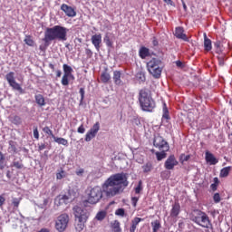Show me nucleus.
Returning a JSON list of instances; mask_svg holds the SVG:
<instances>
[{
	"mask_svg": "<svg viewBox=\"0 0 232 232\" xmlns=\"http://www.w3.org/2000/svg\"><path fill=\"white\" fill-rule=\"evenodd\" d=\"M73 213L75 217V229L76 231H82L84 229V224H86V221L88 220V217H90V213H88V210L86 208H82L79 206H75L73 208Z\"/></svg>",
	"mask_w": 232,
	"mask_h": 232,
	"instance_id": "4",
	"label": "nucleus"
},
{
	"mask_svg": "<svg viewBox=\"0 0 232 232\" xmlns=\"http://www.w3.org/2000/svg\"><path fill=\"white\" fill-rule=\"evenodd\" d=\"M219 182L218 178H214V184L218 186Z\"/></svg>",
	"mask_w": 232,
	"mask_h": 232,
	"instance_id": "63",
	"label": "nucleus"
},
{
	"mask_svg": "<svg viewBox=\"0 0 232 232\" xmlns=\"http://www.w3.org/2000/svg\"><path fill=\"white\" fill-rule=\"evenodd\" d=\"M83 174H84V169H80L76 170V175L78 177H82Z\"/></svg>",
	"mask_w": 232,
	"mask_h": 232,
	"instance_id": "52",
	"label": "nucleus"
},
{
	"mask_svg": "<svg viewBox=\"0 0 232 232\" xmlns=\"http://www.w3.org/2000/svg\"><path fill=\"white\" fill-rule=\"evenodd\" d=\"M43 131L44 133H46V135H50V137H52V139H53V137H55V135L53 134V131L52 130H50V127H48V126L44 127Z\"/></svg>",
	"mask_w": 232,
	"mask_h": 232,
	"instance_id": "39",
	"label": "nucleus"
},
{
	"mask_svg": "<svg viewBox=\"0 0 232 232\" xmlns=\"http://www.w3.org/2000/svg\"><path fill=\"white\" fill-rule=\"evenodd\" d=\"M140 196H134L130 198V202L133 208H137V202H139Z\"/></svg>",
	"mask_w": 232,
	"mask_h": 232,
	"instance_id": "41",
	"label": "nucleus"
},
{
	"mask_svg": "<svg viewBox=\"0 0 232 232\" xmlns=\"http://www.w3.org/2000/svg\"><path fill=\"white\" fill-rule=\"evenodd\" d=\"M91 41L94 46V48L99 52L101 50V44H102V34H93L91 37Z\"/></svg>",
	"mask_w": 232,
	"mask_h": 232,
	"instance_id": "12",
	"label": "nucleus"
},
{
	"mask_svg": "<svg viewBox=\"0 0 232 232\" xmlns=\"http://www.w3.org/2000/svg\"><path fill=\"white\" fill-rule=\"evenodd\" d=\"M153 146L160 150H164V151H169V143L162 136L154 137Z\"/></svg>",
	"mask_w": 232,
	"mask_h": 232,
	"instance_id": "9",
	"label": "nucleus"
},
{
	"mask_svg": "<svg viewBox=\"0 0 232 232\" xmlns=\"http://www.w3.org/2000/svg\"><path fill=\"white\" fill-rule=\"evenodd\" d=\"M5 160V154L0 151V169H5V163H3Z\"/></svg>",
	"mask_w": 232,
	"mask_h": 232,
	"instance_id": "45",
	"label": "nucleus"
},
{
	"mask_svg": "<svg viewBox=\"0 0 232 232\" xmlns=\"http://www.w3.org/2000/svg\"><path fill=\"white\" fill-rule=\"evenodd\" d=\"M150 49L147 47H140L139 51V56L140 59H146V57H150Z\"/></svg>",
	"mask_w": 232,
	"mask_h": 232,
	"instance_id": "20",
	"label": "nucleus"
},
{
	"mask_svg": "<svg viewBox=\"0 0 232 232\" xmlns=\"http://www.w3.org/2000/svg\"><path fill=\"white\" fill-rule=\"evenodd\" d=\"M15 73L14 72H10L5 75V79L11 88L13 90H15L16 92H19V93H24V91L23 90V87H21V84H19L15 81Z\"/></svg>",
	"mask_w": 232,
	"mask_h": 232,
	"instance_id": "8",
	"label": "nucleus"
},
{
	"mask_svg": "<svg viewBox=\"0 0 232 232\" xmlns=\"http://www.w3.org/2000/svg\"><path fill=\"white\" fill-rule=\"evenodd\" d=\"M147 68L150 75L155 79H160L162 74V61L159 58H152L147 63Z\"/></svg>",
	"mask_w": 232,
	"mask_h": 232,
	"instance_id": "6",
	"label": "nucleus"
},
{
	"mask_svg": "<svg viewBox=\"0 0 232 232\" xmlns=\"http://www.w3.org/2000/svg\"><path fill=\"white\" fill-rule=\"evenodd\" d=\"M70 222V216L66 213L60 215L55 222V228L59 232L66 231Z\"/></svg>",
	"mask_w": 232,
	"mask_h": 232,
	"instance_id": "7",
	"label": "nucleus"
},
{
	"mask_svg": "<svg viewBox=\"0 0 232 232\" xmlns=\"http://www.w3.org/2000/svg\"><path fill=\"white\" fill-rule=\"evenodd\" d=\"M6 177L7 179H12V172L10 170L6 171Z\"/></svg>",
	"mask_w": 232,
	"mask_h": 232,
	"instance_id": "60",
	"label": "nucleus"
},
{
	"mask_svg": "<svg viewBox=\"0 0 232 232\" xmlns=\"http://www.w3.org/2000/svg\"><path fill=\"white\" fill-rule=\"evenodd\" d=\"M33 133L34 139H36V140H39V130L37 129V127H34Z\"/></svg>",
	"mask_w": 232,
	"mask_h": 232,
	"instance_id": "49",
	"label": "nucleus"
},
{
	"mask_svg": "<svg viewBox=\"0 0 232 232\" xmlns=\"http://www.w3.org/2000/svg\"><path fill=\"white\" fill-rule=\"evenodd\" d=\"M204 48L206 52H211L213 48L211 40L208 38V35L206 34H204Z\"/></svg>",
	"mask_w": 232,
	"mask_h": 232,
	"instance_id": "21",
	"label": "nucleus"
},
{
	"mask_svg": "<svg viewBox=\"0 0 232 232\" xmlns=\"http://www.w3.org/2000/svg\"><path fill=\"white\" fill-rule=\"evenodd\" d=\"M225 57H226V55H224V54H219L218 56V61L220 66H224V59H225Z\"/></svg>",
	"mask_w": 232,
	"mask_h": 232,
	"instance_id": "47",
	"label": "nucleus"
},
{
	"mask_svg": "<svg viewBox=\"0 0 232 232\" xmlns=\"http://www.w3.org/2000/svg\"><path fill=\"white\" fill-rule=\"evenodd\" d=\"M164 3H166L167 5H173V1L172 0H163Z\"/></svg>",
	"mask_w": 232,
	"mask_h": 232,
	"instance_id": "62",
	"label": "nucleus"
},
{
	"mask_svg": "<svg viewBox=\"0 0 232 232\" xmlns=\"http://www.w3.org/2000/svg\"><path fill=\"white\" fill-rule=\"evenodd\" d=\"M99 130H101V123L97 121L92 128L90 129V130L85 135V142H90L92 139H95L97 136V133H99Z\"/></svg>",
	"mask_w": 232,
	"mask_h": 232,
	"instance_id": "10",
	"label": "nucleus"
},
{
	"mask_svg": "<svg viewBox=\"0 0 232 232\" xmlns=\"http://www.w3.org/2000/svg\"><path fill=\"white\" fill-rule=\"evenodd\" d=\"M5 202H6V198H5L3 196H0V208H3Z\"/></svg>",
	"mask_w": 232,
	"mask_h": 232,
	"instance_id": "54",
	"label": "nucleus"
},
{
	"mask_svg": "<svg viewBox=\"0 0 232 232\" xmlns=\"http://www.w3.org/2000/svg\"><path fill=\"white\" fill-rule=\"evenodd\" d=\"M174 35L175 37H177V39H181V41H185L186 43L189 41V38H188V35L184 34V27H180V26L176 27Z\"/></svg>",
	"mask_w": 232,
	"mask_h": 232,
	"instance_id": "14",
	"label": "nucleus"
},
{
	"mask_svg": "<svg viewBox=\"0 0 232 232\" xmlns=\"http://www.w3.org/2000/svg\"><path fill=\"white\" fill-rule=\"evenodd\" d=\"M115 215L119 217H124V208H118L115 212Z\"/></svg>",
	"mask_w": 232,
	"mask_h": 232,
	"instance_id": "50",
	"label": "nucleus"
},
{
	"mask_svg": "<svg viewBox=\"0 0 232 232\" xmlns=\"http://www.w3.org/2000/svg\"><path fill=\"white\" fill-rule=\"evenodd\" d=\"M70 77H73V76H70L68 74L63 75L62 81H61V83L63 86H68V84H70Z\"/></svg>",
	"mask_w": 232,
	"mask_h": 232,
	"instance_id": "32",
	"label": "nucleus"
},
{
	"mask_svg": "<svg viewBox=\"0 0 232 232\" xmlns=\"http://www.w3.org/2000/svg\"><path fill=\"white\" fill-rule=\"evenodd\" d=\"M36 104H39L41 107L46 106V102L44 101V96L43 94H36L34 96Z\"/></svg>",
	"mask_w": 232,
	"mask_h": 232,
	"instance_id": "22",
	"label": "nucleus"
},
{
	"mask_svg": "<svg viewBox=\"0 0 232 232\" xmlns=\"http://www.w3.org/2000/svg\"><path fill=\"white\" fill-rule=\"evenodd\" d=\"M230 171H231V167L223 168L219 173L220 179H226V177H228Z\"/></svg>",
	"mask_w": 232,
	"mask_h": 232,
	"instance_id": "25",
	"label": "nucleus"
},
{
	"mask_svg": "<svg viewBox=\"0 0 232 232\" xmlns=\"http://www.w3.org/2000/svg\"><path fill=\"white\" fill-rule=\"evenodd\" d=\"M61 75H63V72H61V70H57L56 71V77H61Z\"/></svg>",
	"mask_w": 232,
	"mask_h": 232,
	"instance_id": "61",
	"label": "nucleus"
},
{
	"mask_svg": "<svg viewBox=\"0 0 232 232\" xmlns=\"http://www.w3.org/2000/svg\"><path fill=\"white\" fill-rule=\"evenodd\" d=\"M11 168H15L16 169H23L24 165L21 161L14 160L11 164Z\"/></svg>",
	"mask_w": 232,
	"mask_h": 232,
	"instance_id": "37",
	"label": "nucleus"
},
{
	"mask_svg": "<svg viewBox=\"0 0 232 232\" xmlns=\"http://www.w3.org/2000/svg\"><path fill=\"white\" fill-rule=\"evenodd\" d=\"M175 166H179V161L177 160V158H175V155L169 156L164 163V168L166 169L171 170L175 169Z\"/></svg>",
	"mask_w": 232,
	"mask_h": 232,
	"instance_id": "11",
	"label": "nucleus"
},
{
	"mask_svg": "<svg viewBox=\"0 0 232 232\" xmlns=\"http://www.w3.org/2000/svg\"><path fill=\"white\" fill-rule=\"evenodd\" d=\"M78 133H84V131H86V129H84V125H81L78 130H77Z\"/></svg>",
	"mask_w": 232,
	"mask_h": 232,
	"instance_id": "53",
	"label": "nucleus"
},
{
	"mask_svg": "<svg viewBox=\"0 0 232 232\" xmlns=\"http://www.w3.org/2000/svg\"><path fill=\"white\" fill-rule=\"evenodd\" d=\"M79 93L81 95V102H82L84 101V88H80Z\"/></svg>",
	"mask_w": 232,
	"mask_h": 232,
	"instance_id": "51",
	"label": "nucleus"
},
{
	"mask_svg": "<svg viewBox=\"0 0 232 232\" xmlns=\"http://www.w3.org/2000/svg\"><path fill=\"white\" fill-rule=\"evenodd\" d=\"M142 218H134L131 221V226L130 227V232H135V230L137 229V226H139V224H140V222H142Z\"/></svg>",
	"mask_w": 232,
	"mask_h": 232,
	"instance_id": "19",
	"label": "nucleus"
},
{
	"mask_svg": "<svg viewBox=\"0 0 232 232\" xmlns=\"http://www.w3.org/2000/svg\"><path fill=\"white\" fill-rule=\"evenodd\" d=\"M68 29L64 26L54 25L47 27L44 31L43 41L46 46L52 44V41H66L68 39Z\"/></svg>",
	"mask_w": 232,
	"mask_h": 232,
	"instance_id": "2",
	"label": "nucleus"
},
{
	"mask_svg": "<svg viewBox=\"0 0 232 232\" xmlns=\"http://www.w3.org/2000/svg\"><path fill=\"white\" fill-rule=\"evenodd\" d=\"M70 200V197L67 195H63L58 198V204L60 206H63V204H68V201Z\"/></svg>",
	"mask_w": 232,
	"mask_h": 232,
	"instance_id": "28",
	"label": "nucleus"
},
{
	"mask_svg": "<svg viewBox=\"0 0 232 232\" xmlns=\"http://www.w3.org/2000/svg\"><path fill=\"white\" fill-rule=\"evenodd\" d=\"M53 139L57 144H62V146H68V140L64 138H57L54 136Z\"/></svg>",
	"mask_w": 232,
	"mask_h": 232,
	"instance_id": "27",
	"label": "nucleus"
},
{
	"mask_svg": "<svg viewBox=\"0 0 232 232\" xmlns=\"http://www.w3.org/2000/svg\"><path fill=\"white\" fill-rule=\"evenodd\" d=\"M43 150H46V144L44 143L38 145V151H43Z\"/></svg>",
	"mask_w": 232,
	"mask_h": 232,
	"instance_id": "55",
	"label": "nucleus"
},
{
	"mask_svg": "<svg viewBox=\"0 0 232 232\" xmlns=\"http://www.w3.org/2000/svg\"><path fill=\"white\" fill-rule=\"evenodd\" d=\"M24 41L27 46H34L35 44V42L32 39L31 35H26Z\"/></svg>",
	"mask_w": 232,
	"mask_h": 232,
	"instance_id": "36",
	"label": "nucleus"
},
{
	"mask_svg": "<svg viewBox=\"0 0 232 232\" xmlns=\"http://www.w3.org/2000/svg\"><path fill=\"white\" fill-rule=\"evenodd\" d=\"M206 161L210 164V166H215V164H218V160L217 158H215V155L213 153L207 151L205 154Z\"/></svg>",
	"mask_w": 232,
	"mask_h": 232,
	"instance_id": "15",
	"label": "nucleus"
},
{
	"mask_svg": "<svg viewBox=\"0 0 232 232\" xmlns=\"http://www.w3.org/2000/svg\"><path fill=\"white\" fill-rule=\"evenodd\" d=\"M163 119H169V111H168V106H166V103H164L163 106V115H162Z\"/></svg>",
	"mask_w": 232,
	"mask_h": 232,
	"instance_id": "40",
	"label": "nucleus"
},
{
	"mask_svg": "<svg viewBox=\"0 0 232 232\" xmlns=\"http://www.w3.org/2000/svg\"><path fill=\"white\" fill-rule=\"evenodd\" d=\"M9 152L10 153H17V147H15V141L10 140L9 141Z\"/></svg>",
	"mask_w": 232,
	"mask_h": 232,
	"instance_id": "34",
	"label": "nucleus"
},
{
	"mask_svg": "<svg viewBox=\"0 0 232 232\" xmlns=\"http://www.w3.org/2000/svg\"><path fill=\"white\" fill-rule=\"evenodd\" d=\"M152 44L153 46H159V40L155 36L152 38Z\"/></svg>",
	"mask_w": 232,
	"mask_h": 232,
	"instance_id": "56",
	"label": "nucleus"
},
{
	"mask_svg": "<svg viewBox=\"0 0 232 232\" xmlns=\"http://www.w3.org/2000/svg\"><path fill=\"white\" fill-rule=\"evenodd\" d=\"M101 81L103 84H108L111 81V75L108 72V69H105L101 74Z\"/></svg>",
	"mask_w": 232,
	"mask_h": 232,
	"instance_id": "18",
	"label": "nucleus"
},
{
	"mask_svg": "<svg viewBox=\"0 0 232 232\" xmlns=\"http://www.w3.org/2000/svg\"><path fill=\"white\" fill-rule=\"evenodd\" d=\"M12 204H13L14 208H19V204H21V198H13Z\"/></svg>",
	"mask_w": 232,
	"mask_h": 232,
	"instance_id": "44",
	"label": "nucleus"
},
{
	"mask_svg": "<svg viewBox=\"0 0 232 232\" xmlns=\"http://www.w3.org/2000/svg\"><path fill=\"white\" fill-rule=\"evenodd\" d=\"M142 189H143V187H142V180H140V181L138 182L137 187L134 188V193H135V195H140V193H142Z\"/></svg>",
	"mask_w": 232,
	"mask_h": 232,
	"instance_id": "33",
	"label": "nucleus"
},
{
	"mask_svg": "<svg viewBox=\"0 0 232 232\" xmlns=\"http://www.w3.org/2000/svg\"><path fill=\"white\" fill-rule=\"evenodd\" d=\"M151 226H152V232H158L159 229L161 227L160 221L159 219L152 221Z\"/></svg>",
	"mask_w": 232,
	"mask_h": 232,
	"instance_id": "30",
	"label": "nucleus"
},
{
	"mask_svg": "<svg viewBox=\"0 0 232 232\" xmlns=\"http://www.w3.org/2000/svg\"><path fill=\"white\" fill-rule=\"evenodd\" d=\"M178 215H180V203L175 202L170 210V217L176 218Z\"/></svg>",
	"mask_w": 232,
	"mask_h": 232,
	"instance_id": "17",
	"label": "nucleus"
},
{
	"mask_svg": "<svg viewBox=\"0 0 232 232\" xmlns=\"http://www.w3.org/2000/svg\"><path fill=\"white\" fill-rule=\"evenodd\" d=\"M63 75H70L73 77V75L72 74V72H73V69L72 68V66L64 63L63 65Z\"/></svg>",
	"mask_w": 232,
	"mask_h": 232,
	"instance_id": "26",
	"label": "nucleus"
},
{
	"mask_svg": "<svg viewBox=\"0 0 232 232\" xmlns=\"http://www.w3.org/2000/svg\"><path fill=\"white\" fill-rule=\"evenodd\" d=\"M176 64H177V66H179V68H180L182 66V62L178 61V62H176Z\"/></svg>",
	"mask_w": 232,
	"mask_h": 232,
	"instance_id": "64",
	"label": "nucleus"
},
{
	"mask_svg": "<svg viewBox=\"0 0 232 232\" xmlns=\"http://www.w3.org/2000/svg\"><path fill=\"white\" fill-rule=\"evenodd\" d=\"M191 220L192 222H195V224H198V226H200L201 227H205L207 229H208V227L211 226V220H209V216H208L206 212H203L199 209L194 210Z\"/></svg>",
	"mask_w": 232,
	"mask_h": 232,
	"instance_id": "5",
	"label": "nucleus"
},
{
	"mask_svg": "<svg viewBox=\"0 0 232 232\" xmlns=\"http://www.w3.org/2000/svg\"><path fill=\"white\" fill-rule=\"evenodd\" d=\"M138 100L140 106L143 111H148L149 113L153 112V110L157 108V103L153 97L151 96V91L149 89H141L139 92Z\"/></svg>",
	"mask_w": 232,
	"mask_h": 232,
	"instance_id": "3",
	"label": "nucleus"
},
{
	"mask_svg": "<svg viewBox=\"0 0 232 232\" xmlns=\"http://www.w3.org/2000/svg\"><path fill=\"white\" fill-rule=\"evenodd\" d=\"M189 159H191V156L186 155V154H181L180 157H179V160L182 163L188 162V160H189Z\"/></svg>",
	"mask_w": 232,
	"mask_h": 232,
	"instance_id": "43",
	"label": "nucleus"
},
{
	"mask_svg": "<svg viewBox=\"0 0 232 232\" xmlns=\"http://www.w3.org/2000/svg\"><path fill=\"white\" fill-rule=\"evenodd\" d=\"M128 177L124 172L111 175L101 187H94L86 190L87 204H99L102 200L103 193L106 197L111 198L119 195L124 188H128Z\"/></svg>",
	"mask_w": 232,
	"mask_h": 232,
	"instance_id": "1",
	"label": "nucleus"
},
{
	"mask_svg": "<svg viewBox=\"0 0 232 232\" xmlns=\"http://www.w3.org/2000/svg\"><path fill=\"white\" fill-rule=\"evenodd\" d=\"M122 75V72L121 71H114L113 72V82L116 84V86H122V80H121V77Z\"/></svg>",
	"mask_w": 232,
	"mask_h": 232,
	"instance_id": "16",
	"label": "nucleus"
},
{
	"mask_svg": "<svg viewBox=\"0 0 232 232\" xmlns=\"http://www.w3.org/2000/svg\"><path fill=\"white\" fill-rule=\"evenodd\" d=\"M216 53H218V55H223V54H222V48H221V47L217 48V49H216Z\"/></svg>",
	"mask_w": 232,
	"mask_h": 232,
	"instance_id": "58",
	"label": "nucleus"
},
{
	"mask_svg": "<svg viewBox=\"0 0 232 232\" xmlns=\"http://www.w3.org/2000/svg\"><path fill=\"white\" fill-rule=\"evenodd\" d=\"M136 79L139 81V82H146V73H144V72H137Z\"/></svg>",
	"mask_w": 232,
	"mask_h": 232,
	"instance_id": "31",
	"label": "nucleus"
},
{
	"mask_svg": "<svg viewBox=\"0 0 232 232\" xmlns=\"http://www.w3.org/2000/svg\"><path fill=\"white\" fill-rule=\"evenodd\" d=\"M103 41H104L106 46H108L109 48H111V46H113V42H111V40H110V36L106 35L103 38Z\"/></svg>",
	"mask_w": 232,
	"mask_h": 232,
	"instance_id": "42",
	"label": "nucleus"
},
{
	"mask_svg": "<svg viewBox=\"0 0 232 232\" xmlns=\"http://www.w3.org/2000/svg\"><path fill=\"white\" fill-rule=\"evenodd\" d=\"M64 177H66L64 170H61L60 172L56 173L57 180H62V179H64Z\"/></svg>",
	"mask_w": 232,
	"mask_h": 232,
	"instance_id": "46",
	"label": "nucleus"
},
{
	"mask_svg": "<svg viewBox=\"0 0 232 232\" xmlns=\"http://www.w3.org/2000/svg\"><path fill=\"white\" fill-rule=\"evenodd\" d=\"M11 122H12V124H14L15 126H19L23 123V120L18 115H15L13 117Z\"/></svg>",
	"mask_w": 232,
	"mask_h": 232,
	"instance_id": "35",
	"label": "nucleus"
},
{
	"mask_svg": "<svg viewBox=\"0 0 232 232\" xmlns=\"http://www.w3.org/2000/svg\"><path fill=\"white\" fill-rule=\"evenodd\" d=\"M61 10L63 12H64L65 15H67V17H75V15H77V12H75V9H73V7L66 5V4H63L61 5Z\"/></svg>",
	"mask_w": 232,
	"mask_h": 232,
	"instance_id": "13",
	"label": "nucleus"
},
{
	"mask_svg": "<svg viewBox=\"0 0 232 232\" xmlns=\"http://www.w3.org/2000/svg\"><path fill=\"white\" fill-rule=\"evenodd\" d=\"M96 220H104V218H106V211L104 210H102L100 212H98L96 214V217H95Z\"/></svg>",
	"mask_w": 232,
	"mask_h": 232,
	"instance_id": "38",
	"label": "nucleus"
},
{
	"mask_svg": "<svg viewBox=\"0 0 232 232\" xmlns=\"http://www.w3.org/2000/svg\"><path fill=\"white\" fill-rule=\"evenodd\" d=\"M169 150H161L160 151L155 152L157 160L160 161L163 160V159H166L168 157V154L166 153Z\"/></svg>",
	"mask_w": 232,
	"mask_h": 232,
	"instance_id": "24",
	"label": "nucleus"
},
{
	"mask_svg": "<svg viewBox=\"0 0 232 232\" xmlns=\"http://www.w3.org/2000/svg\"><path fill=\"white\" fill-rule=\"evenodd\" d=\"M210 188H211L212 191H217V188H218V185L212 183L210 185Z\"/></svg>",
	"mask_w": 232,
	"mask_h": 232,
	"instance_id": "57",
	"label": "nucleus"
},
{
	"mask_svg": "<svg viewBox=\"0 0 232 232\" xmlns=\"http://www.w3.org/2000/svg\"><path fill=\"white\" fill-rule=\"evenodd\" d=\"M141 169H143V173H150V171L153 170V163L148 161L146 164L142 165Z\"/></svg>",
	"mask_w": 232,
	"mask_h": 232,
	"instance_id": "23",
	"label": "nucleus"
},
{
	"mask_svg": "<svg viewBox=\"0 0 232 232\" xmlns=\"http://www.w3.org/2000/svg\"><path fill=\"white\" fill-rule=\"evenodd\" d=\"M213 200L216 204H218V202H220V200H221L220 194H218V193L214 194Z\"/></svg>",
	"mask_w": 232,
	"mask_h": 232,
	"instance_id": "48",
	"label": "nucleus"
},
{
	"mask_svg": "<svg viewBox=\"0 0 232 232\" xmlns=\"http://www.w3.org/2000/svg\"><path fill=\"white\" fill-rule=\"evenodd\" d=\"M182 6H183V10L185 12H188V5H186V2L182 1Z\"/></svg>",
	"mask_w": 232,
	"mask_h": 232,
	"instance_id": "59",
	"label": "nucleus"
},
{
	"mask_svg": "<svg viewBox=\"0 0 232 232\" xmlns=\"http://www.w3.org/2000/svg\"><path fill=\"white\" fill-rule=\"evenodd\" d=\"M111 228L113 232H122L121 229V223L118 220H115L113 223H111Z\"/></svg>",
	"mask_w": 232,
	"mask_h": 232,
	"instance_id": "29",
	"label": "nucleus"
}]
</instances>
